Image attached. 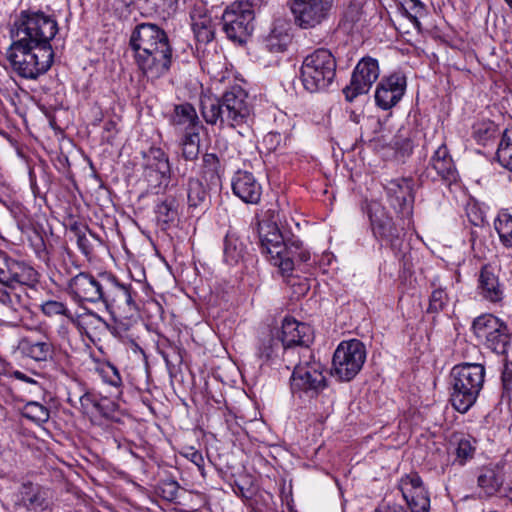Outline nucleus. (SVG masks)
<instances>
[{"label":"nucleus","instance_id":"2eb2a0df","mask_svg":"<svg viewBox=\"0 0 512 512\" xmlns=\"http://www.w3.org/2000/svg\"><path fill=\"white\" fill-rule=\"evenodd\" d=\"M379 77V66L376 59L366 57L356 65L350 84L343 89L347 101L352 102L357 96L369 92Z\"/></svg>","mask_w":512,"mask_h":512},{"label":"nucleus","instance_id":"bf43d9fd","mask_svg":"<svg viewBox=\"0 0 512 512\" xmlns=\"http://www.w3.org/2000/svg\"><path fill=\"white\" fill-rule=\"evenodd\" d=\"M149 3H151L156 10L165 12L169 9H171L176 3L177 0H147Z\"/></svg>","mask_w":512,"mask_h":512},{"label":"nucleus","instance_id":"ea45409f","mask_svg":"<svg viewBox=\"0 0 512 512\" xmlns=\"http://www.w3.org/2000/svg\"><path fill=\"white\" fill-rule=\"evenodd\" d=\"M196 110L189 103L176 105L173 115V123L176 125H187L193 127L197 123Z\"/></svg>","mask_w":512,"mask_h":512},{"label":"nucleus","instance_id":"338daca9","mask_svg":"<svg viewBox=\"0 0 512 512\" xmlns=\"http://www.w3.org/2000/svg\"><path fill=\"white\" fill-rule=\"evenodd\" d=\"M370 143H372V144H373V146L376 148V147H377L378 140H376V139L370 140Z\"/></svg>","mask_w":512,"mask_h":512},{"label":"nucleus","instance_id":"bb28decb","mask_svg":"<svg viewBox=\"0 0 512 512\" xmlns=\"http://www.w3.org/2000/svg\"><path fill=\"white\" fill-rule=\"evenodd\" d=\"M20 349L23 354L35 361H47L53 355V345L46 335L40 340L23 339L20 343Z\"/></svg>","mask_w":512,"mask_h":512},{"label":"nucleus","instance_id":"dca6fc26","mask_svg":"<svg viewBox=\"0 0 512 512\" xmlns=\"http://www.w3.org/2000/svg\"><path fill=\"white\" fill-rule=\"evenodd\" d=\"M370 220L375 237L389 244L392 250L399 251L404 235L403 228L399 227L383 209L372 211Z\"/></svg>","mask_w":512,"mask_h":512},{"label":"nucleus","instance_id":"1a4fd4ad","mask_svg":"<svg viewBox=\"0 0 512 512\" xmlns=\"http://www.w3.org/2000/svg\"><path fill=\"white\" fill-rule=\"evenodd\" d=\"M290 382L293 393L303 392L313 395L326 387L323 365L313 359L309 348H303V354L299 355V362L294 366Z\"/></svg>","mask_w":512,"mask_h":512},{"label":"nucleus","instance_id":"b1692460","mask_svg":"<svg viewBox=\"0 0 512 512\" xmlns=\"http://www.w3.org/2000/svg\"><path fill=\"white\" fill-rule=\"evenodd\" d=\"M42 312L51 317L56 315H63L70 319L77 327L82 328L84 325L95 324L99 322H104V320L94 312H87L82 315H79L76 319H74L70 310L66 307V305L62 302L49 300L44 302L41 305Z\"/></svg>","mask_w":512,"mask_h":512},{"label":"nucleus","instance_id":"de8ad7c7","mask_svg":"<svg viewBox=\"0 0 512 512\" xmlns=\"http://www.w3.org/2000/svg\"><path fill=\"white\" fill-rule=\"evenodd\" d=\"M448 301V295L442 288H436L433 290L430 300L429 307L427 309L428 312L437 313L445 307Z\"/></svg>","mask_w":512,"mask_h":512},{"label":"nucleus","instance_id":"603ef678","mask_svg":"<svg viewBox=\"0 0 512 512\" xmlns=\"http://www.w3.org/2000/svg\"><path fill=\"white\" fill-rule=\"evenodd\" d=\"M503 394L512 399V362H506L502 372Z\"/></svg>","mask_w":512,"mask_h":512},{"label":"nucleus","instance_id":"2f4dec72","mask_svg":"<svg viewBox=\"0 0 512 512\" xmlns=\"http://www.w3.org/2000/svg\"><path fill=\"white\" fill-rule=\"evenodd\" d=\"M223 252L224 260L228 264H237L244 257L245 245L235 233L228 232L224 239Z\"/></svg>","mask_w":512,"mask_h":512},{"label":"nucleus","instance_id":"f3484780","mask_svg":"<svg viewBox=\"0 0 512 512\" xmlns=\"http://www.w3.org/2000/svg\"><path fill=\"white\" fill-rule=\"evenodd\" d=\"M405 90V76L401 73H394L389 77L383 78L378 84L375 101L380 108L388 110L401 100Z\"/></svg>","mask_w":512,"mask_h":512},{"label":"nucleus","instance_id":"58836bf2","mask_svg":"<svg viewBox=\"0 0 512 512\" xmlns=\"http://www.w3.org/2000/svg\"><path fill=\"white\" fill-rule=\"evenodd\" d=\"M403 13L412 22L417 30L421 29L420 19L426 16V7L420 0H403L401 4Z\"/></svg>","mask_w":512,"mask_h":512},{"label":"nucleus","instance_id":"69168bd1","mask_svg":"<svg viewBox=\"0 0 512 512\" xmlns=\"http://www.w3.org/2000/svg\"><path fill=\"white\" fill-rule=\"evenodd\" d=\"M504 1L512 11V0H504Z\"/></svg>","mask_w":512,"mask_h":512},{"label":"nucleus","instance_id":"864d4df0","mask_svg":"<svg viewBox=\"0 0 512 512\" xmlns=\"http://www.w3.org/2000/svg\"><path fill=\"white\" fill-rule=\"evenodd\" d=\"M411 512H429L430 510V498L420 497L415 500H406Z\"/></svg>","mask_w":512,"mask_h":512},{"label":"nucleus","instance_id":"c756f323","mask_svg":"<svg viewBox=\"0 0 512 512\" xmlns=\"http://www.w3.org/2000/svg\"><path fill=\"white\" fill-rule=\"evenodd\" d=\"M477 482L486 495L492 496L499 492L503 485L504 477L499 469L485 468L479 474Z\"/></svg>","mask_w":512,"mask_h":512},{"label":"nucleus","instance_id":"8fccbe9b","mask_svg":"<svg viewBox=\"0 0 512 512\" xmlns=\"http://www.w3.org/2000/svg\"><path fill=\"white\" fill-rule=\"evenodd\" d=\"M179 484L174 480L163 481L159 485L160 495L167 501L173 502L178 497Z\"/></svg>","mask_w":512,"mask_h":512},{"label":"nucleus","instance_id":"e433bc0d","mask_svg":"<svg viewBox=\"0 0 512 512\" xmlns=\"http://www.w3.org/2000/svg\"><path fill=\"white\" fill-rule=\"evenodd\" d=\"M496 156L498 162L512 172V127L504 130Z\"/></svg>","mask_w":512,"mask_h":512},{"label":"nucleus","instance_id":"9b49d317","mask_svg":"<svg viewBox=\"0 0 512 512\" xmlns=\"http://www.w3.org/2000/svg\"><path fill=\"white\" fill-rule=\"evenodd\" d=\"M254 10L248 1L230 4L222 15L223 31L235 42L243 43L254 30Z\"/></svg>","mask_w":512,"mask_h":512},{"label":"nucleus","instance_id":"412c9836","mask_svg":"<svg viewBox=\"0 0 512 512\" xmlns=\"http://www.w3.org/2000/svg\"><path fill=\"white\" fill-rule=\"evenodd\" d=\"M477 289L480 296L492 303L500 302L504 296L503 285L490 265H484L481 268Z\"/></svg>","mask_w":512,"mask_h":512},{"label":"nucleus","instance_id":"79ce46f5","mask_svg":"<svg viewBox=\"0 0 512 512\" xmlns=\"http://www.w3.org/2000/svg\"><path fill=\"white\" fill-rule=\"evenodd\" d=\"M22 415L38 424L47 422L50 417L48 408L38 402L26 403L22 408Z\"/></svg>","mask_w":512,"mask_h":512},{"label":"nucleus","instance_id":"a211bd4d","mask_svg":"<svg viewBox=\"0 0 512 512\" xmlns=\"http://www.w3.org/2000/svg\"><path fill=\"white\" fill-rule=\"evenodd\" d=\"M412 180L397 178L390 180L385 186L391 206L401 212L409 214L414 196L412 193Z\"/></svg>","mask_w":512,"mask_h":512},{"label":"nucleus","instance_id":"09e8293b","mask_svg":"<svg viewBox=\"0 0 512 512\" xmlns=\"http://www.w3.org/2000/svg\"><path fill=\"white\" fill-rule=\"evenodd\" d=\"M144 177L153 188H166L170 182V173L160 174L157 170H144Z\"/></svg>","mask_w":512,"mask_h":512},{"label":"nucleus","instance_id":"0eeeda50","mask_svg":"<svg viewBox=\"0 0 512 512\" xmlns=\"http://www.w3.org/2000/svg\"><path fill=\"white\" fill-rule=\"evenodd\" d=\"M485 368L478 363H463L451 371V403L460 413L467 412L476 402L483 387Z\"/></svg>","mask_w":512,"mask_h":512},{"label":"nucleus","instance_id":"a18cd8bd","mask_svg":"<svg viewBox=\"0 0 512 512\" xmlns=\"http://www.w3.org/2000/svg\"><path fill=\"white\" fill-rule=\"evenodd\" d=\"M195 38L199 43H209L214 38V30L210 24L209 19H202L200 21L194 22L192 25Z\"/></svg>","mask_w":512,"mask_h":512},{"label":"nucleus","instance_id":"c03bdc74","mask_svg":"<svg viewBox=\"0 0 512 512\" xmlns=\"http://www.w3.org/2000/svg\"><path fill=\"white\" fill-rule=\"evenodd\" d=\"M199 134L195 132L187 133L182 141V156L193 161L198 158L200 153Z\"/></svg>","mask_w":512,"mask_h":512},{"label":"nucleus","instance_id":"4be33fe9","mask_svg":"<svg viewBox=\"0 0 512 512\" xmlns=\"http://www.w3.org/2000/svg\"><path fill=\"white\" fill-rule=\"evenodd\" d=\"M428 173L433 179L439 177L441 180L453 182L456 180L457 171L448 149L441 144L431 157Z\"/></svg>","mask_w":512,"mask_h":512},{"label":"nucleus","instance_id":"6e6d98bb","mask_svg":"<svg viewBox=\"0 0 512 512\" xmlns=\"http://www.w3.org/2000/svg\"><path fill=\"white\" fill-rule=\"evenodd\" d=\"M97 396L91 393H85L80 397V404L85 413L92 412Z\"/></svg>","mask_w":512,"mask_h":512},{"label":"nucleus","instance_id":"052dcab7","mask_svg":"<svg viewBox=\"0 0 512 512\" xmlns=\"http://www.w3.org/2000/svg\"><path fill=\"white\" fill-rule=\"evenodd\" d=\"M3 265L4 266H0V284L4 286L3 288L9 289L7 257L4 259Z\"/></svg>","mask_w":512,"mask_h":512},{"label":"nucleus","instance_id":"aec40b11","mask_svg":"<svg viewBox=\"0 0 512 512\" xmlns=\"http://www.w3.org/2000/svg\"><path fill=\"white\" fill-rule=\"evenodd\" d=\"M26 307L22 296L14 289L0 288V319L8 325L16 326L21 320V312Z\"/></svg>","mask_w":512,"mask_h":512},{"label":"nucleus","instance_id":"37998d69","mask_svg":"<svg viewBox=\"0 0 512 512\" xmlns=\"http://www.w3.org/2000/svg\"><path fill=\"white\" fill-rule=\"evenodd\" d=\"M156 218L164 226L174 222L177 218V209L173 200H164L156 206Z\"/></svg>","mask_w":512,"mask_h":512},{"label":"nucleus","instance_id":"3c124183","mask_svg":"<svg viewBox=\"0 0 512 512\" xmlns=\"http://www.w3.org/2000/svg\"><path fill=\"white\" fill-rule=\"evenodd\" d=\"M116 408L117 405L106 397H97V400L94 404V410L106 418L111 417L116 411Z\"/></svg>","mask_w":512,"mask_h":512},{"label":"nucleus","instance_id":"ddd939ff","mask_svg":"<svg viewBox=\"0 0 512 512\" xmlns=\"http://www.w3.org/2000/svg\"><path fill=\"white\" fill-rule=\"evenodd\" d=\"M280 338L284 343V360L292 364L291 357L295 354H303V348H309V343L313 340L311 327L293 318L285 317L281 326Z\"/></svg>","mask_w":512,"mask_h":512},{"label":"nucleus","instance_id":"f257e3e1","mask_svg":"<svg viewBox=\"0 0 512 512\" xmlns=\"http://www.w3.org/2000/svg\"><path fill=\"white\" fill-rule=\"evenodd\" d=\"M129 43L137 67L148 80L155 81L169 72L173 49L167 33L158 25L138 24L131 33Z\"/></svg>","mask_w":512,"mask_h":512},{"label":"nucleus","instance_id":"20e7f679","mask_svg":"<svg viewBox=\"0 0 512 512\" xmlns=\"http://www.w3.org/2000/svg\"><path fill=\"white\" fill-rule=\"evenodd\" d=\"M258 235L262 252L284 276L292 274L296 263H304L310 259V253L303 248L302 242L295 237L286 239L273 222L260 221Z\"/></svg>","mask_w":512,"mask_h":512},{"label":"nucleus","instance_id":"c9c22d12","mask_svg":"<svg viewBox=\"0 0 512 512\" xmlns=\"http://www.w3.org/2000/svg\"><path fill=\"white\" fill-rule=\"evenodd\" d=\"M494 228L501 244L512 249V215L507 211H500L494 220Z\"/></svg>","mask_w":512,"mask_h":512},{"label":"nucleus","instance_id":"49530a36","mask_svg":"<svg viewBox=\"0 0 512 512\" xmlns=\"http://www.w3.org/2000/svg\"><path fill=\"white\" fill-rule=\"evenodd\" d=\"M392 149L395 150L396 156L405 157L411 154L413 149L412 141L409 137L399 130L398 135L394 138L391 143Z\"/></svg>","mask_w":512,"mask_h":512},{"label":"nucleus","instance_id":"4468645a","mask_svg":"<svg viewBox=\"0 0 512 512\" xmlns=\"http://www.w3.org/2000/svg\"><path fill=\"white\" fill-rule=\"evenodd\" d=\"M11 512H42L48 507L46 491L31 482L21 484L7 500Z\"/></svg>","mask_w":512,"mask_h":512},{"label":"nucleus","instance_id":"473e14b6","mask_svg":"<svg viewBox=\"0 0 512 512\" xmlns=\"http://www.w3.org/2000/svg\"><path fill=\"white\" fill-rule=\"evenodd\" d=\"M225 160L214 153H206L203 156V175L205 179L212 184L220 181L221 174L224 172Z\"/></svg>","mask_w":512,"mask_h":512},{"label":"nucleus","instance_id":"cd10ccee","mask_svg":"<svg viewBox=\"0 0 512 512\" xmlns=\"http://www.w3.org/2000/svg\"><path fill=\"white\" fill-rule=\"evenodd\" d=\"M187 203L189 209L205 210L209 205V194L203 183L196 178H190L187 183Z\"/></svg>","mask_w":512,"mask_h":512},{"label":"nucleus","instance_id":"f704fd0d","mask_svg":"<svg viewBox=\"0 0 512 512\" xmlns=\"http://www.w3.org/2000/svg\"><path fill=\"white\" fill-rule=\"evenodd\" d=\"M144 158V170H157L160 174L171 173L168 156L161 148H150Z\"/></svg>","mask_w":512,"mask_h":512},{"label":"nucleus","instance_id":"774afa93","mask_svg":"<svg viewBox=\"0 0 512 512\" xmlns=\"http://www.w3.org/2000/svg\"><path fill=\"white\" fill-rule=\"evenodd\" d=\"M118 327H113V332H116Z\"/></svg>","mask_w":512,"mask_h":512},{"label":"nucleus","instance_id":"a878e982","mask_svg":"<svg viewBox=\"0 0 512 512\" xmlns=\"http://www.w3.org/2000/svg\"><path fill=\"white\" fill-rule=\"evenodd\" d=\"M9 289H14L16 284L32 286L37 282V272L24 262L7 257Z\"/></svg>","mask_w":512,"mask_h":512},{"label":"nucleus","instance_id":"c85d7f7f","mask_svg":"<svg viewBox=\"0 0 512 512\" xmlns=\"http://www.w3.org/2000/svg\"><path fill=\"white\" fill-rule=\"evenodd\" d=\"M475 440L470 436L454 435L450 441L452 453L455 455L454 462L464 465L472 459L475 453Z\"/></svg>","mask_w":512,"mask_h":512},{"label":"nucleus","instance_id":"4c0bfd02","mask_svg":"<svg viewBox=\"0 0 512 512\" xmlns=\"http://www.w3.org/2000/svg\"><path fill=\"white\" fill-rule=\"evenodd\" d=\"M485 340L486 346L497 354H505L510 343V333L505 323L502 324L496 333L487 337Z\"/></svg>","mask_w":512,"mask_h":512},{"label":"nucleus","instance_id":"f8f14e48","mask_svg":"<svg viewBox=\"0 0 512 512\" xmlns=\"http://www.w3.org/2000/svg\"><path fill=\"white\" fill-rule=\"evenodd\" d=\"M334 0H289L294 23L301 29H311L328 19Z\"/></svg>","mask_w":512,"mask_h":512},{"label":"nucleus","instance_id":"393cba45","mask_svg":"<svg viewBox=\"0 0 512 512\" xmlns=\"http://www.w3.org/2000/svg\"><path fill=\"white\" fill-rule=\"evenodd\" d=\"M288 30L289 24L285 20H275L269 34L263 39L264 47L272 53L284 52L291 41Z\"/></svg>","mask_w":512,"mask_h":512},{"label":"nucleus","instance_id":"f03ea898","mask_svg":"<svg viewBox=\"0 0 512 512\" xmlns=\"http://www.w3.org/2000/svg\"><path fill=\"white\" fill-rule=\"evenodd\" d=\"M67 293L76 303L102 302L108 310L125 314L136 310V307H113L121 304L130 306L133 299L127 286L106 275L96 278L87 272H79L68 281Z\"/></svg>","mask_w":512,"mask_h":512},{"label":"nucleus","instance_id":"680f3d73","mask_svg":"<svg viewBox=\"0 0 512 512\" xmlns=\"http://www.w3.org/2000/svg\"><path fill=\"white\" fill-rule=\"evenodd\" d=\"M375 512H406V510L398 504H384L377 508Z\"/></svg>","mask_w":512,"mask_h":512},{"label":"nucleus","instance_id":"5701e85b","mask_svg":"<svg viewBox=\"0 0 512 512\" xmlns=\"http://www.w3.org/2000/svg\"><path fill=\"white\" fill-rule=\"evenodd\" d=\"M284 354V343L278 329H268L259 338L257 357L263 362H273Z\"/></svg>","mask_w":512,"mask_h":512},{"label":"nucleus","instance_id":"4d7b16f0","mask_svg":"<svg viewBox=\"0 0 512 512\" xmlns=\"http://www.w3.org/2000/svg\"><path fill=\"white\" fill-rule=\"evenodd\" d=\"M77 246L85 256L92 253V245L84 233H77Z\"/></svg>","mask_w":512,"mask_h":512},{"label":"nucleus","instance_id":"6e6552de","mask_svg":"<svg viewBox=\"0 0 512 512\" xmlns=\"http://www.w3.org/2000/svg\"><path fill=\"white\" fill-rule=\"evenodd\" d=\"M335 75L336 60L328 49L319 48L304 58L301 81L307 91L315 93L325 90Z\"/></svg>","mask_w":512,"mask_h":512},{"label":"nucleus","instance_id":"e2e57ef3","mask_svg":"<svg viewBox=\"0 0 512 512\" xmlns=\"http://www.w3.org/2000/svg\"><path fill=\"white\" fill-rule=\"evenodd\" d=\"M14 376L19 379V380H22V381H26V382H29L31 381L30 378H28L25 374H23L22 372L20 371H15L14 372Z\"/></svg>","mask_w":512,"mask_h":512},{"label":"nucleus","instance_id":"72a5a7b5","mask_svg":"<svg viewBox=\"0 0 512 512\" xmlns=\"http://www.w3.org/2000/svg\"><path fill=\"white\" fill-rule=\"evenodd\" d=\"M503 323V321L492 314H484L473 321L472 328L478 338L486 339L493 333H496L497 329H500Z\"/></svg>","mask_w":512,"mask_h":512},{"label":"nucleus","instance_id":"a19ab883","mask_svg":"<svg viewBox=\"0 0 512 512\" xmlns=\"http://www.w3.org/2000/svg\"><path fill=\"white\" fill-rule=\"evenodd\" d=\"M497 125L490 120H483L473 125V137L481 145H486L497 134Z\"/></svg>","mask_w":512,"mask_h":512},{"label":"nucleus","instance_id":"39448f33","mask_svg":"<svg viewBox=\"0 0 512 512\" xmlns=\"http://www.w3.org/2000/svg\"><path fill=\"white\" fill-rule=\"evenodd\" d=\"M12 71L25 80H37L46 74L54 60L52 48L12 40L6 52Z\"/></svg>","mask_w":512,"mask_h":512},{"label":"nucleus","instance_id":"0e129e2a","mask_svg":"<svg viewBox=\"0 0 512 512\" xmlns=\"http://www.w3.org/2000/svg\"><path fill=\"white\" fill-rule=\"evenodd\" d=\"M5 371V362L4 360L0 357V373L4 372Z\"/></svg>","mask_w":512,"mask_h":512},{"label":"nucleus","instance_id":"6ab92c4d","mask_svg":"<svg viewBox=\"0 0 512 512\" xmlns=\"http://www.w3.org/2000/svg\"><path fill=\"white\" fill-rule=\"evenodd\" d=\"M233 193L243 202L257 204L262 195V187L254 175L248 171H237L232 178Z\"/></svg>","mask_w":512,"mask_h":512},{"label":"nucleus","instance_id":"13d9d810","mask_svg":"<svg viewBox=\"0 0 512 512\" xmlns=\"http://www.w3.org/2000/svg\"><path fill=\"white\" fill-rule=\"evenodd\" d=\"M184 455L187 459L194 463L200 470L203 469L204 458L199 451L195 450L194 448H190Z\"/></svg>","mask_w":512,"mask_h":512},{"label":"nucleus","instance_id":"5fc2aeb1","mask_svg":"<svg viewBox=\"0 0 512 512\" xmlns=\"http://www.w3.org/2000/svg\"><path fill=\"white\" fill-rule=\"evenodd\" d=\"M104 379L110 385L114 387H119L122 384V379L118 370L113 365H108L106 369L103 370Z\"/></svg>","mask_w":512,"mask_h":512},{"label":"nucleus","instance_id":"7ed1b4c3","mask_svg":"<svg viewBox=\"0 0 512 512\" xmlns=\"http://www.w3.org/2000/svg\"><path fill=\"white\" fill-rule=\"evenodd\" d=\"M201 114L211 125L219 123L229 128L248 127L254 118L253 106L247 92L240 86H233L221 99L202 97Z\"/></svg>","mask_w":512,"mask_h":512},{"label":"nucleus","instance_id":"7c9ffc66","mask_svg":"<svg viewBox=\"0 0 512 512\" xmlns=\"http://www.w3.org/2000/svg\"><path fill=\"white\" fill-rule=\"evenodd\" d=\"M399 488L405 500L429 497L420 476L417 474H409L403 477L400 480Z\"/></svg>","mask_w":512,"mask_h":512},{"label":"nucleus","instance_id":"9d476101","mask_svg":"<svg viewBox=\"0 0 512 512\" xmlns=\"http://www.w3.org/2000/svg\"><path fill=\"white\" fill-rule=\"evenodd\" d=\"M365 360L366 349L361 341L341 342L333 355L332 374L341 381H350L359 373Z\"/></svg>","mask_w":512,"mask_h":512},{"label":"nucleus","instance_id":"423d86ee","mask_svg":"<svg viewBox=\"0 0 512 512\" xmlns=\"http://www.w3.org/2000/svg\"><path fill=\"white\" fill-rule=\"evenodd\" d=\"M58 32L56 19L41 10H23L11 29V39L52 48L51 40Z\"/></svg>","mask_w":512,"mask_h":512}]
</instances>
